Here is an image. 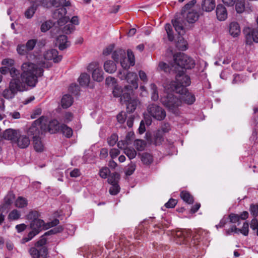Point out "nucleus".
Wrapping results in <instances>:
<instances>
[{"label":"nucleus","instance_id":"nucleus-40","mask_svg":"<svg viewBox=\"0 0 258 258\" xmlns=\"http://www.w3.org/2000/svg\"><path fill=\"white\" fill-rule=\"evenodd\" d=\"M119 179V175L117 173H113L109 176L108 178V182L111 185L118 183Z\"/></svg>","mask_w":258,"mask_h":258},{"label":"nucleus","instance_id":"nucleus-15","mask_svg":"<svg viewBox=\"0 0 258 258\" xmlns=\"http://www.w3.org/2000/svg\"><path fill=\"white\" fill-rule=\"evenodd\" d=\"M19 130H13L9 128L6 130L3 134L4 139L10 140L13 143H14L20 133Z\"/></svg>","mask_w":258,"mask_h":258},{"label":"nucleus","instance_id":"nucleus-37","mask_svg":"<svg viewBox=\"0 0 258 258\" xmlns=\"http://www.w3.org/2000/svg\"><path fill=\"white\" fill-rule=\"evenodd\" d=\"M150 88L151 91V99L153 101H157L159 99V95L158 92V88L154 83H152L150 85Z\"/></svg>","mask_w":258,"mask_h":258},{"label":"nucleus","instance_id":"nucleus-46","mask_svg":"<svg viewBox=\"0 0 258 258\" xmlns=\"http://www.w3.org/2000/svg\"><path fill=\"white\" fill-rule=\"evenodd\" d=\"M52 26V23L51 21H44L41 25L40 30L41 32H45L49 30Z\"/></svg>","mask_w":258,"mask_h":258},{"label":"nucleus","instance_id":"nucleus-50","mask_svg":"<svg viewBox=\"0 0 258 258\" xmlns=\"http://www.w3.org/2000/svg\"><path fill=\"white\" fill-rule=\"evenodd\" d=\"M118 136L115 134H112L107 139V142L110 146H113L118 141Z\"/></svg>","mask_w":258,"mask_h":258},{"label":"nucleus","instance_id":"nucleus-33","mask_svg":"<svg viewBox=\"0 0 258 258\" xmlns=\"http://www.w3.org/2000/svg\"><path fill=\"white\" fill-rule=\"evenodd\" d=\"M181 198L186 203L188 204H192L194 202L193 197L190 195V194L186 191H182L180 192Z\"/></svg>","mask_w":258,"mask_h":258},{"label":"nucleus","instance_id":"nucleus-57","mask_svg":"<svg viewBox=\"0 0 258 258\" xmlns=\"http://www.w3.org/2000/svg\"><path fill=\"white\" fill-rule=\"evenodd\" d=\"M248 227L249 225L248 223L245 222L243 224L242 228L240 229L239 232H240L244 236L248 235L249 232Z\"/></svg>","mask_w":258,"mask_h":258},{"label":"nucleus","instance_id":"nucleus-21","mask_svg":"<svg viewBox=\"0 0 258 258\" xmlns=\"http://www.w3.org/2000/svg\"><path fill=\"white\" fill-rule=\"evenodd\" d=\"M56 44L61 50H64L70 45V42L68 40L67 37L64 35H59L57 38Z\"/></svg>","mask_w":258,"mask_h":258},{"label":"nucleus","instance_id":"nucleus-58","mask_svg":"<svg viewBox=\"0 0 258 258\" xmlns=\"http://www.w3.org/2000/svg\"><path fill=\"white\" fill-rule=\"evenodd\" d=\"M14 63V60L11 58H5L2 61V64L8 68L12 67Z\"/></svg>","mask_w":258,"mask_h":258},{"label":"nucleus","instance_id":"nucleus-49","mask_svg":"<svg viewBox=\"0 0 258 258\" xmlns=\"http://www.w3.org/2000/svg\"><path fill=\"white\" fill-rule=\"evenodd\" d=\"M39 213L36 211H32L30 212L26 216V218L28 220L34 221L39 219Z\"/></svg>","mask_w":258,"mask_h":258},{"label":"nucleus","instance_id":"nucleus-60","mask_svg":"<svg viewBox=\"0 0 258 258\" xmlns=\"http://www.w3.org/2000/svg\"><path fill=\"white\" fill-rule=\"evenodd\" d=\"M230 221L231 223H238V225H239V221L240 220V217L238 215L231 214L229 216Z\"/></svg>","mask_w":258,"mask_h":258},{"label":"nucleus","instance_id":"nucleus-48","mask_svg":"<svg viewBox=\"0 0 258 258\" xmlns=\"http://www.w3.org/2000/svg\"><path fill=\"white\" fill-rule=\"evenodd\" d=\"M36 9V6L34 5L31 6L26 11L25 13V17L28 19L31 18L35 13Z\"/></svg>","mask_w":258,"mask_h":258},{"label":"nucleus","instance_id":"nucleus-27","mask_svg":"<svg viewBox=\"0 0 258 258\" xmlns=\"http://www.w3.org/2000/svg\"><path fill=\"white\" fill-rule=\"evenodd\" d=\"M90 81V76L87 73H82L78 78V82L80 85L83 87L88 86Z\"/></svg>","mask_w":258,"mask_h":258},{"label":"nucleus","instance_id":"nucleus-19","mask_svg":"<svg viewBox=\"0 0 258 258\" xmlns=\"http://www.w3.org/2000/svg\"><path fill=\"white\" fill-rule=\"evenodd\" d=\"M215 0H202L201 2L202 10L206 12H212L215 9Z\"/></svg>","mask_w":258,"mask_h":258},{"label":"nucleus","instance_id":"nucleus-20","mask_svg":"<svg viewBox=\"0 0 258 258\" xmlns=\"http://www.w3.org/2000/svg\"><path fill=\"white\" fill-rule=\"evenodd\" d=\"M229 32L233 37H238L241 32L239 24L236 22H231L229 26Z\"/></svg>","mask_w":258,"mask_h":258},{"label":"nucleus","instance_id":"nucleus-61","mask_svg":"<svg viewBox=\"0 0 258 258\" xmlns=\"http://www.w3.org/2000/svg\"><path fill=\"white\" fill-rule=\"evenodd\" d=\"M250 228L254 231H256V235L258 236V220L253 219L250 223Z\"/></svg>","mask_w":258,"mask_h":258},{"label":"nucleus","instance_id":"nucleus-5","mask_svg":"<svg viewBox=\"0 0 258 258\" xmlns=\"http://www.w3.org/2000/svg\"><path fill=\"white\" fill-rule=\"evenodd\" d=\"M47 123V117L41 116L35 120L29 127L28 130V135L32 136L33 139L40 138V135L46 131Z\"/></svg>","mask_w":258,"mask_h":258},{"label":"nucleus","instance_id":"nucleus-26","mask_svg":"<svg viewBox=\"0 0 258 258\" xmlns=\"http://www.w3.org/2000/svg\"><path fill=\"white\" fill-rule=\"evenodd\" d=\"M104 69L107 73H113L116 70V64L111 60H107L104 63Z\"/></svg>","mask_w":258,"mask_h":258},{"label":"nucleus","instance_id":"nucleus-41","mask_svg":"<svg viewBox=\"0 0 258 258\" xmlns=\"http://www.w3.org/2000/svg\"><path fill=\"white\" fill-rule=\"evenodd\" d=\"M235 9L238 13H241L245 9V0H237L235 3Z\"/></svg>","mask_w":258,"mask_h":258},{"label":"nucleus","instance_id":"nucleus-9","mask_svg":"<svg viewBox=\"0 0 258 258\" xmlns=\"http://www.w3.org/2000/svg\"><path fill=\"white\" fill-rule=\"evenodd\" d=\"M147 111L151 116L158 120H163L166 116L165 110L162 107L154 103L148 105Z\"/></svg>","mask_w":258,"mask_h":258},{"label":"nucleus","instance_id":"nucleus-55","mask_svg":"<svg viewBox=\"0 0 258 258\" xmlns=\"http://www.w3.org/2000/svg\"><path fill=\"white\" fill-rule=\"evenodd\" d=\"M135 169L136 166L135 164H131L128 165L125 171V174L127 176L131 175L134 173Z\"/></svg>","mask_w":258,"mask_h":258},{"label":"nucleus","instance_id":"nucleus-34","mask_svg":"<svg viewBox=\"0 0 258 258\" xmlns=\"http://www.w3.org/2000/svg\"><path fill=\"white\" fill-rule=\"evenodd\" d=\"M124 92H127V90L125 91V87L123 88H122L121 87L116 86L114 87L112 91V94L113 95V96L115 97L121 98V96H122V94ZM120 100H121V98H120Z\"/></svg>","mask_w":258,"mask_h":258},{"label":"nucleus","instance_id":"nucleus-31","mask_svg":"<svg viewBox=\"0 0 258 258\" xmlns=\"http://www.w3.org/2000/svg\"><path fill=\"white\" fill-rule=\"evenodd\" d=\"M172 25L179 35H182L184 33V28L182 24L177 20L175 19L172 21Z\"/></svg>","mask_w":258,"mask_h":258},{"label":"nucleus","instance_id":"nucleus-23","mask_svg":"<svg viewBox=\"0 0 258 258\" xmlns=\"http://www.w3.org/2000/svg\"><path fill=\"white\" fill-rule=\"evenodd\" d=\"M30 227L33 232H38V234L44 228V222L41 219L32 221L30 223Z\"/></svg>","mask_w":258,"mask_h":258},{"label":"nucleus","instance_id":"nucleus-16","mask_svg":"<svg viewBox=\"0 0 258 258\" xmlns=\"http://www.w3.org/2000/svg\"><path fill=\"white\" fill-rule=\"evenodd\" d=\"M216 14L219 21H223L227 18V11L222 4H219L217 6Z\"/></svg>","mask_w":258,"mask_h":258},{"label":"nucleus","instance_id":"nucleus-30","mask_svg":"<svg viewBox=\"0 0 258 258\" xmlns=\"http://www.w3.org/2000/svg\"><path fill=\"white\" fill-rule=\"evenodd\" d=\"M41 251H43V253L46 254L47 250L45 247H42L40 250L35 247H31L29 250V253L33 258H39L41 255Z\"/></svg>","mask_w":258,"mask_h":258},{"label":"nucleus","instance_id":"nucleus-22","mask_svg":"<svg viewBox=\"0 0 258 258\" xmlns=\"http://www.w3.org/2000/svg\"><path fill=\"white\" fill-rule=\"evenodd\" d=\"M188 236V234L186 230H178L175 232L174 238L177 244H181L184 243V241Z\"/></svg>","mask_w":258,"mask_h":258},{"label":"nucleus","instance_id":"nucleus-3","mask_svg":"<svg viewBox=\"0 0 258 258\" xmlns=\"http://www.w3.org/2000/svg\"><path fill=\"white\" fill-rule=\"evenodd\" d=\"M160 101L168 110V111L175 116L180 114L179 107L181 106L182 101L179 96H176L173 93H165L160 98Z\"/></svg>","mask_w":258,"mask_h":258},{"label":"nucleus","instance_id":"nucleus-32","mask_svg":"<svg viewBox=\"0 0 258 258\" xmlns=\"http://www.w3.org/2000/svg\"><path fill=\"white\" fill-rule=\"evenodd\" d=\"M125 56V51L122 49H118L113 52L112 54V59L116 62L120 61L122 57Z\"/></svg>","mask_w":258,"mask_h":258},{"label":"nucleus","instance_id":"nucleus-11","mask_svg":"<svg viewBox=\"0 0 258 258\" xmlns=\"http://www.w3.org/2000/svg\"><path fill=\"white\" fill-rule=\"evenodd\" d=\"M127 57L125 55L120 60V65L124 70L128 69L130 67L134 66L135 63V56L132 50H127Z\"/></svg>","mask_w":258,"mask_h":258},{"label":"nucleus","instance_id":"nucleus-14","mask_svg":"<svg viewBox=\"0 0 258 258\" xmlns=\"http://www.w3.org/2000/svg\"><path fill=\"white\" fill-rule=\"evenodd\" d=\"M79 24V20L78 16H74L70 21V23L63 27L62 31L63 33L68 34L71 33L75 29L74 25Z\"/></svg>","mask_w":258,"mask_h":258},{"label":"nucleus","instance_id":"nucleus-39","mask_svg":"<svg viewBox=\"0 0 258 258\" xmlns=\"http://www.w3.org/2000/svg\"><path fill=\"white\" fill-rule=\"evenodd\" d=\"M141 160L144 164L149 165L153 162V159L151 154L147 153H144L142 155Z\"/></svg>","mask_w":258,"mask_h":258},{"label":"nucleus","instance_id":"nucleus-13","mask_svg":"<svg viewBox=\"0 0 258 258\" xmlns=\"http://www.w3.org/2000/svg\"><path fill=\"white\" fill-rule=\"evenodd\" d=\"M30 143L29 137L26 135H21L20 133L14 143L16 144L20 148L25 149L29 146Z\"/></svg>","mask_w":258,"mask_h":258},{"label":"nucleus","instance_id":"nucleus-29","mask_svg":"<svg viewBox=\"0 0 258 258\" xmlns=\"http://www.w3.org/2000/svg\"><path fill=\"white\" fill-rule=\"evenodd\" d=\"M33 146L36 152H42L44 149V146L40 138H34L33 139Z\"/></svg>","mask_w":258,"mask_h":258},{"label":"nucleus","instance_id":"nucleus-24","mask_svg":"<svg viewBox=\"0 0 258 258\" xmlns=\"http://www.w3.org/2000/svg\"><path fill=\"white\" fill-rule=\"evenodd\" d=\"M57 229H58L57 230H56V228H54L53 229L50 230V231H49L48 232H45V234L43 236H41L40 239L37 242V243H36V246L37 247H39V246H42L44 245H45V243H46V239L45 237V236L49 235L50 234H51V233H55L57 232H60L62 230L61 227H58V228H57Z\"/></svg>","mask_w":258,"mask_h":258},{"label":"nucleus","instance_id":"nucleus-10","mask_svg":"<svg viewBox=\"0 0 258 258\" xmlns=\"http://www.w3.org/2000/svg\"><path fill=\"white\" fill-rule=\"evenodd\" d=\"M87 70L92 72V77L94 81L100 82L103 80V72L98 62L90 63L88 66Z\"/></svg>","mask_w":258,"mask_h":258},{"label":"nucleus","instance_id":"nucleus-54","mask_svg":"<svg viewBox=\"0 0 258 258\" xmlns=\"http://www.w3.org/2000/svg\"><path fill=\"white\" fill-rule=\"evenodd\" d=\"M110 171L109 169L107 167L102 168L99 171V175L102 178H106L110 173Z\"/></svg>","mask_w":258,"mask_h":258},{"label":"nucleus","instance_id":"nucleus-38","mask_svg":"<svg viewBox=\"0 0 258 258\" xmlns=\"http://www.w3.org/2000/svg\"><path fill=\"white\" fill-rule=\"evenodd\" d=\"M134 135V133L130 132L128 133L125 138V141H119L117 142V147L120 149L125 148L126 144L130 143V138Z\"/></svg>","mask_w":258,"mask_h":258},{"label":"nucleus","instance_id":"nucleus-63","mask_svg":"<svg viewBox=\"0 0 258 258\" xmlns=\"http://www.w3.org/2000/svg\"><path fill=\"white\" fill-rule=\"evenodd\" d=\"M159 68L163 71L165 72H169L170 70V67L168 64L164 62H160L159 63Z\"/></svg>","mask_w":258,"mask_h":258},{"label":"nucleus","instance_id":"nucleus-8","mask_svg":"<svg viewBox=\"0 0 258 258\" xmlns=\"http://www.w3.org/2000/svg\"><path fill=\"white\" fill-rule=\"evenodd\" d=\"M133 92H124L121 98V102L125 103L127 112H134L139 103V100L135 97H132Z\"/></svg>","mask_w":258,"mask_h":258},{"label":"nucleus","instance_id":"nucleus-12","mask_svg":"<svg viewBox=\"0 0 258 258\" xmlns=\"http://www.w3.org/2000/svg\"><path fill=\"white\" fill-rule=\"evenodd\" d=\"M58 51L54 49L46 51L44 53V57L47 60H53L54 62H58L62 59L61 55H58Z\"/></svg>","mask_w":258,"mask_h":258},{"label":"nucleus","instance_id":"nucleus-62","mask_svg":"<svg viewBox=\"0 0 258 258\" xmlns=\"http://www.w3.org/2000/svg\"><path fill=\"white\" fill-rule=\"evenodd\" d=\"M176 204V200L171 198L165 204V206L167 208H173Z\"/></svg>","mask_w":258,"mask_h":258},{"label":"nucleus","instance_id":"nucleus-42","mask_svg":"<svg viewBox=\"0 0 258 258\" xmlns=\"http://www.w3.org/2000/svg\"><path fill=\"white\" fill-rule=\"evenodd\" d=\"M134 145L137 150L141 151L144 150L146 143L144 140H136L134 142Z\"/></svg>","mask_w":258,"mask_h":258},{"label":"nucleus","instance_id":"nucleus-7","mask_svg":"<svg viewBox=\"0 0 258 258\" xmlns=\"http://www.w3.org/2000/svg\"><path fill=\"white\" fill-rule=\"evenodd\" d=\"M174 61L177 66L185 69H191L196 64L194 59L183 53L175 54Z\"/></svg>","mask_w":258,"mask_h":258},{"label":"nucleus","instance_id":"nucleus-4","mask_svg":"<svg viewBox=\"0 0 258 258\" xmlns=\"http://www.w3.org/2000/svg\"><path fill=\"white\" fill-rule=\"evenodd\" d=\"M191 83L190 77L183 72H179L176 76L175 80L170 83V88L177 93L186 92V87Z\"/></svg>","mask_w":258,"mask_h":258},{"label":"nucleus","instance_id":"nucleus-28","mask_svg":"<svg viewBox=\"0 0 258 258\" xmlns=\"http://www.w3.org/2000/svg\"><path fill=\"white\" fill-rule=\"evenodd\" d=\"M60 127V126H59L58 122L56 120H52L49 122L47 127H46V130L50 133L54 134L59 129Z\"/></svg>","mask_w":258,"mask_h":258},{"label":"nucleus","instance_id":"nucleus-56","mask_svg":"<svg viewBox=\"0 0 258 258\" xmlns=\"http://www.w3.org/2000/svg\"><path fill=\"white\" fill-rule=\"evenodd\" d=\"M18 53L20 55H25L28 51L24 45H18L17 48Z\"/></svg>","mask_w":258,"mask_h":258},{"label":"nucleus","instance_id":"nucleus-44","mask_svg":"<svg viewBox=\"0 0 258 258\" xmlns=\"http://www.w3.org/2000/svg\"><path fill=\"white\" fill-rule=\"evenodd\" d=\"M27 201L26 199L19 197L15 202V206L16 207L22 208L26 207L27 205Z\"/></svg>","mask_w":258,"mask_h":258},{"label":"nucleus","instance_id":"nucleus-35","mask_svg":"<svg viewBox=\"0 0 258 258\" xmlns=\"http://www.w3.org/2000/svg\"><path fill=\"white\" fill-rule=\"evenodd\" d=\"M60 128L63 135L67 138H70L72 136L73 130L71 127L64 124H62L60 125Z\"/></svg>","mask_w":258,"mask_h":258},{"label":"nucleus","instance_id":"nucleus-43","mask_svg":"<svg viewBox=\"0 0 258 258\" xmlns=\"http://www.w3.org/2000/svg\"><path fill=\"white\" fill-rule=\"evenodd\" d=\"M196 0H191L186 4L182 9L181 13L184 14L188 12L189 11H191V9L197 3Z\"/></svg>","mask_w":258,"mask_h":258},{"label":"nucleus","instance_id":"nucleus-59","mask_svg":"<svg viewBox=\"0 0 258 258\" xmlns=\"http://www.w3.org/2000/svg\"><path fill=\"white\" fill-rule=\"evenodd\" d=\"M11 76L13 79H19V71L15 68L12 67L11 69H9V72Z\"/></svg>","mask_w":258,"mask_h":258},{"label":"nucleus","instance_id":"nucleus-53","mask_svg":"<svg viewBox=\"0 0 258 258\" xmlns=\"http://www.w3.org/2000/svg\"><path fill=\"white\" fill-rule=\"evenodd\" d=\"M120 190L119 186L117 183L111 185V187L109 189V193L112 195H116Z\"/></svg>","mask_w":258,"mask_h":258},{"label":"nucleus","instance_id":"nucleus-18","mask_svg":"<svg viewBox=\"0 0 258 258\" xmlns=\"http://www.w3.org/2000/svg\"><path fill=\"white\" fill-rule=\"evenodd\" d=\"M182 14L186 21L189 23H195L199 17V14L195 10L189 11L188 12Z\"/></svg>","mask_w":258,"mask_h":258},{"label":"nucleus","instance_id":"nucleus-1","mask_svg":"<svg viewBox=\"0 0 258 258\" xmlns=\"http://www.w3.org/2000/svg\"><path fill=\"white\" fill-rule=\"evenodd\" d=\"M21 81L20 79H12L9 84V89L3 92V96L8 99L13 98L18 92L23 91L25 85L34 87L38 82V78L43 74V69L38 67L35 64L30 62H24L21 66Z\"/></svg>","mask_w":258,"mask_h":258},{"label":"nucleus","instance_id":"nucleus-45","mask_svg":"<svg viewBox=\"0 0 258 258\" xmlns=\"http://www.w3.org/2000/svg\"><path fill=\"white\" fill-rule=\"evenodd\" d=\"M124 153L130 159L135 158L137 155V152L133 148H125L124 149Z\"/></svg>","mask_w":258,"mask_h":258},{"label":"nucleus","instance_id":"nucleus-36","mask_svg":"<svg viewBox=\"0 0 258 258\" xmlns=\"http://www.w3.org/2000/svg\"><path fill=\"white\" fill-rule=\"evenodd\" d=\"M165 29L167 35L168 40L171 42L173 41L174 39V36L172 26L170 24H166L165 25Z\"/></svg>","mask_w":258,"mask_h":258},{"label":"nucleus","instance_id":"nucleus-52","mask_svg":"<svg viewBox=\"0 0 258 258\" xmlns=\"http://www.w3.org/2000/svg\"><path fill=\"white\" fill-rule=\"evenodd\" d=\"M38 234V232L30 231L27 236L24 237L22 239V243H25L30 240H31L35 235Z\"/></svg>","mask_w":258,"mask_h":258},{"label":"nucleus","instance_id":"nucleus-25","mask_svg":"<svg viewBox=\"0 0 258 258\" xmlns=\"http://www.w3.org/2000/svg\"><path fill=\"white\" fill-rule=\"evenodd\" d=\"M73 103V98L71 95L66 94L62 96L61 104L63 108H67L71 106Z\"/></svg>","mask_w":258,"mask_h":258},{"label":"nucleus","instance_id":"nucleus-2","mask_svg":"<svg viewBox=\"0 0 258 258\" xmlns=\"http://www.w3.org/2000/svg\"><path fill=\"white\" fill-rule=\"evenodd\" d=\"M42 5L44 7H49L52 6L60 8L56 10L53 13V17L57 19V24L59 26H62L70 20L69 17L66 16L67 13L65 7L71 5V2L67 0H43Z\"/></svg>","mask_w":258,"mask_h":258},{"label":"nucleus","instance_id":"nucleus-51","mask_svg":"<svg viewBox=\"0 0 258 258\" xmlns=\"http://www.w3.org/2000/svg\"><path fill=\"white\" fill-rule=\"evenodd\" d=\"M37 43V41L35 39H30L28 40L26 44V47L28 51H31L33 49Z\"/></svg>","mask_w":258,"mask_h":258},{"label":"nucleus","instance_id":"nucleus-47","mask_svg":"<svg viewBox=\"0 0 258 258\" xmlns=\"http://www.w3.org/2000/svg\"><path fill=\"white\" fill-rule=\"evenodd\" d=\"M20 213L17 210H13L9 214L8 219L10 220H17L20 218Z\"/></svg>","mask_w":258,"mask_h":258},{"label":"nucleus","instance_id":"nucleus-17","mask_svg":"<svg viewBox=\"0 0 258 258\" xmlns=\"http://www.w3.org/2000/svg\"><path fill=\"white\" fill-rule=\"evenodd\" d=\"M179 94V98L181 99V100L182 101V103H185L187 104L190 105L193 104L196 100L195 95L193 94L188 92L187 89L186 90V92Z\"/></svg>","mask_w":258,"mask_h":258},{"label":"nucleus","instance_id":"nucleus-6","mask_svg":"<svg viewBox=\"0 0 258 258\" xmlns=\"http://www.w3.org/2000/svg\"><path fill=\"white\" fill-rule=\"evenodd\" d=\"M118 77L120 80H125L128 83V85L125 86V91L133 92L134 90L138 88V76L136 73L128 72L126 73L124 71H119Z\"/></svg>","mask_w":258,"mask_h":258},{"label":"nucleus","instance_id":"nucleus-64","mask_svg":"<svg viewBox=\"0 0 258 258\" xmlns=\"http://www.w3.org/2000/svg\"><path fill=\"white\" fill-rule=\"evenodd\" d=\"M116 118L117 121L120 123H123L126 119L125 117V113L124 112H121L119 113L116 116Z\"/></svg>","mask_w":258,"mask_h":258}]
</instances>
